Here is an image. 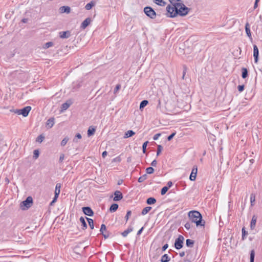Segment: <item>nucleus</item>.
<instances>
[{
  "label": "nucleus",
  "instance_id": "1",
  "mask_svg": "<svg viewBox=\"0 0 262 262\" xmlns=\"http://www.w3.org/2000/svg\"><path fill=\"white\" fill-rule=\"evenodd\" d=\"M190 220L196 224V227L204 226L205 221L203 220L201 213L196 210L190 211L188 213Z\"/></svg>",
  "mask_w": 262,
  "mask_h": 262
},
{
  "label": "nucleus",
  "instance_id": "2",
  "mask_svg": "<svg viewBox=\"0 0 262 262\" xmlns=\"http://www.w3.org/2000/svg\"><path fill=\"white\" fill-rule=\"evenodd\" d=\"M177 6V10L176 11L175 14L172 16H185L187 15L190 11V8L186 7L183 3L176 4Z\"/></svg>",
  "mask_w": 262,
  "mask_h": 262
},
{
  "label": "nucleus",
  "instance_id": "3",
  "mask_svg": "<svg viewBox=\"0 0 262 262\" xmlns=\"http://www.w3.org/2000/svg\"><path fill=\"white\" fill-rule=\"evenodd\" d=\"M31 110V107L30 106H27L23 108L22 109L11 110V112H13L18 115H22L24 117H27Z\"/></svg>",
  "mask_w": 262,
  "mask_h": 262
},
{
  "label": "nucleus",
  "instance_id": "4",
  "mask_svg": "<svg viewBox=\"0 0 262 262\" xmlns=\"http://www.w3.org/2000/svg\"><path fill=\"white\" fill-rule=\"evenodd\" d=\"M177 6L176 4H173L172 6L170 5H168L166 7V11H167V16L170 18L176 17L177 16H172L175 14L176 11L177 10Z\"/></svg>",
  "mask_w": 262,
  "mask_h": 262
},
{
  "label": "nucleus",
  "instance_id": "5",
  "mask_svg": "<svg viewBox=\"0 0 262 262\" xmlns=\"http://www.w3.org/2000/svg\"><path fill=\"white\" fill-rule=\"evenodd\" d=\"M33 204L32 198L30 196H28L27 199L20 203V208L23 210H26L30 208Z\"/></svg>",
  "mask_w": 262,
  "mask_h": 262
},
{
  "label": "nucleus",
  "instance_id": "6",
  "mask_svg": "<svg viewBox=\"0 0 262 262\" xmlns=\"http://www.w3.org/2000/svg\"><path fill=\"white\" fill-rule=\"evenodd\" d=\"M145 14L151 19H155L156 17V13L151 7L147 6L144 8Z\"/></svg>",
  "mask_w": 262,
  "mask_h": 262
},
{
  "label": "nucleus",
  "instance_id": "7",
  "mask_svg": "<svg viewBox=\"0 0 262 262\" xmlns=\"http://www.w3.org/2000/svg\"><path fill=\"white\" fill-rule=\"evenodd\" d=\"M184 237L182 235H179L176 238L174 242V247L176 249L179 250L183 247Z\"/></svg>",
  "mask_w": 262,
  "mask_h": 262
},
{
  "label": "nucleus",
  "instance_id": "8",
  "mask_svg": "<svg viewBox=\"0 0 262 262\" xmlns=\"http://www.w3.org/2000/svg\"><path fill=\"white\" fill-rule=\"evenodd\" d=\"M198 172V167L196 165H194L192 170L191 174L189 177V179L191 181H194L196 179V174Z\"/></svg>",
  "mask_w": 262,
  "mask_h": 262
},
{
  "label": "nucleus",
  "instance_id": "9",
  "mask_svg": "<svg viewBox=\"0 0 262 262\" xmlns=\"http://www.w3.org/2000/svg\"><path fill=\"white\" fill-rule=\"evenodd\" d=\"M82 211L85 215L92 216L94 215V211L90 207H83L82 208Z\"/></svg>",
  "mask_w": 262,
  "mask_h": 262
},
{
  "label": "nucleus",
  "instance_id": "10",
  "mask_svg": "<svg viewBox=\"0 0 262 262\" xmlns=\"http://www.w3.org/2000/svg\"><path fill=\"white\" fill-rule=\"evenodd\" d=\"M259 50L256 45H253V57L255 63H257L258 60Z\"/></svg>",
  "mask_w": 262,
  "mask_h": 262
},
{
  "label": "nucleus",
  "instance_id": "11",
  "mask_svg": "<svg viewBox=\"0 0 262 262\" xmlns=\"http://www.w3.org/2000/svg\"><path fill=\"white\" fill-rule=\"evenodd\" d=\"M123 198L122 192L119 190H116L114 192V197L113 200L114 201H120Z\"/></svg>",
  "mask_w": 262,
  "mask_h": 262
},
{
  "label": "nucleus",
  "instance_id": "12",
  "mask_svg": "<svg viewBox=\"0 0 262 262\" xmlns=\"http://www.w3.org/2000/svg\"><path fill=\"white\" fill-rule=\"evenodd\" d=\"M59 35L62 39L68 38L71 36V32L70 31L60 32Z\"/></svg>",
  "mask_w": 262,
  "mask_h": 262
},
{
  "label": "nucleus",
  "instance_id": "13",
  "mask_svg": "<svg viewBox=\"0 0 262 262\" xmlns=\"http://www.w3.org/2000/svg\"><path fill=\"white\" fill-rule=\"evenodd\" d=\"M91 19L90 17L86 18L84 20L82 21L81 24L80 28L81 29H85L88 25L91 23Z\"/></svg>",
  "mask_w": 262,
  "mask_h": 262
},
{
  "label": "nucleus",
  "instance_id": "14",
  "mask_svg": "<svg viewBox=\"0 0 262 262\" xmlns=\"http://www.w3.org/2000/svg\"><path fill=\"white\" fill-rule=\"evenodd\" d=\"M72 104V102L71 100L67 101L66 102L63 103L61 106V112L67 110L70 105Z\"/></svg>",
  "mask_w": 262,
  "mask_h": 262
},
{
  "label": "nucleus",
  "instance_id": "15",
  "mask_svg": "<svg viewBox=\"0 0 262 262\" xmlns=\"http://www.w3.org/2000/svg\"><path fill=\"white\" fill-rule=\"evenodd\" d=\"M59 12L61 13H66L67 14H69L71 12V8L69 6H61L59 8Z\"/></svg>",
  "mask_w": 262,
  "mask_h": 262
},
{
  "label": "nucleus",
  "instance_id": "16",
  "mask_svg": "<svg viewBox=\"0 0 262 262\" xmlns=\"http://www.w3.org/2000/svg\"><path fill=\"white\" fill-rule=\"evenodd\" d=\"M245 31H246V33L247 36L250 39H252V36H251V33L250 29V25L249 24V23L248 22L246 24V25H245Z\"/></svg>",
  "mask_w": 262,
  "mask_h": 262
},
{
  "label": "nucleus",
  "instance_id": "17",
  "mask_svg": "<svg viewBox=\"0 0 262 262\" xmlns=\"http://www.w3.org/2000/svg\"><path fill=\"white\" fill-rule=\"evenodd\" d=\"M54 124V118H49L47 122H46V126L48 128H51Z\"/></svg>",
  "mask_w": 262,
  "mask_h": 262
},
{
  "label": "nucleus",
  "instance_id": "18",
  "mask_svg": "<svg viewBox=\"0 0 262 262\" xmlns=\"http://www.w3.org/2000/svg\"><path fill=\"white\" fill-rule=\"evenodd\" d=\"M133 231V227L132 226L128 227V228L121 233V235L123 237H126L128 233L132 232Z\"/></svg>",
  "mask_w": 262,
  "mask_h": 262
},
{
  "label": "nucleus",
  "instance_id": "19",
  "mask_svg": "<svg viewBox=\"0 0 262 262\" xmlns=\"http://www.w3.org/2000/svg\"><path fill=\"white\" fill-rule=\"evenodd\" d=\"M96 132V128L95 127H93L92 126L89 127L88 130V136L90 137L93 136Z\"/></svg>",
  "mask_w": 262,
  "mask_h": 262
},
{
  "label": "nucleus",
  "instance_id": "20",
  "mask_svg": "<svg viewBox=\"0 0 262 262\" xmlns=\"http://www.w3.org/2000/svg\"><path fill=\"white\" fill-rule=\"evenodd\" d=\"M135 134V133L132 130H129L127 131L124 135V138H128L129 137H132Z\"/></svg>",
  "mask_w": 262,
  "mask_h": 262
},
{
  "label": "nucleus",
  "instance_id": "21",
  "mask_svg": "<svg viewBox=\"0 0 262 262\" xmlns=\"http://www.w3.org/2000/svg\"><path fill=\"white\" fill-rule=\"evenodd\" d=\"M118 208V205L116 203H114L111 205V206L110 207L109 211L111 212H115Z\"/></svg>",
  "mask_w": 262,
  "mask_h": 262
},
{
  "label": "nucleus",
  "instance_id": "22",
  "mask_svg": "<svg viewBox=\"0 0 262 262\" xmlns=\"http://www.w3.org/2000/svg\"><path fill=\"white\" fill-rule=\"evenodd\" d=\"M170 260L169 256L167 254H165L162 256L160 261L161 262H168Z\"/></svg>",
  "mask_w": 262,
  "mask_h": 262
},
{
  "label": "nucleus",
  "instance_id": "23",
  "mask_svg": "<svg viewBox=\"0 0 262 262\" xmlns=\"http://www.w3.org/2000/svg\"><path fill=\"white\" fill-rule=\"evenodd\" d=\"M248 75V71L247 68H243L242 69V77L243 78L245 79L247 77Z\"/></svg>",
  "mask_w": 262,
  "mask_h": 262
},
{
  "label": "nucleus",
  "instance_id": "24",
  "mask_svg": "<svg viewBox=\"0 0 262 262\" xmlns=\"http://www.w3.org/2000/svg\"><path fill=\"white\" fill-rule=\"evenodd\" d=\"M146 202L148 205H152L156 202V199L153 197H150L146 200Z\"/></svg>",
  "mask_w": 262,
  "mask_h": 262
},
{
  "label": "nucleus",
  "instance_id": "25",
  "mask_svg": "<svg viewBox=\"0 0 262 262\" xmlns=\"http://www.w3.org/2000/svg\"><path fill=\"white\" fill-rule=\"evenodd\" d=\"M256 217L255 216H253L252 217V219L251 220V223H250V228L251 229H253L256 225Z\"/></svg>",
  "mask_w": 262,
  "mask_h": 262
},
{
  "label": "nucleus",
  "instance_id": "26",
  "mask_svg": "<svg viewBox=\"0 0 262 262\" xmlns=\"http://www.w3.org/2000/svg\"><path fill=\"white\" fill-rule=\"evenodd\" d=\"M80 222H81V224H82V229L83 230H85L87 228V224L86 223V222L85 221V219L82 217V216H81L80 219Z\"/></svg>",
  "mask_w": 262,
  "mask_h": 262
},
{
  "label": "nucleus",
  "instance_id": "27",
  "mask_svg": "<svg viewBox=\"0 0 262 262\" xmlns=\"http://www.w3.org/2000/svg\"><path fill=\"white\" fill-rule=\"evenodd\" d=\"M194 241L190 239H187L186 241V245L188 247H193L194 245Z\"/></svg>",
  "mask_w": 262,
  "mask_h": 262
},
{
  "label": "nucleus",
  "instance_id": "28",
  "mask_svg": "<svg viewBox=\"0 0 262 262\" xmlns=\"http://www.w3.org/2000/svg\"><path fill=\"white\" fill-rule=\"evenodd\" d=\"M95 5V2L91 1L90 3H88L85 6V9L87 10H89L92 8V7Z\"/></svg>",
  "mask_w": 262,
  "mask_h": 262
},
{
  "label": "nucleus",
  "instance_id": "29",
  "mask_svg": "<svg viewBox=\"0 0 262 262\" xmlns=\"http://www.w3.org/2000/svg\"><path fill=\"white\" fill-rule=\"evenodd\" d=\"M85 218L88 222V224H89V225L90 228L91 229H93L94 228L93 220L92 219H90V218H88V217H85Z\"/></svg>",
  "mask_w": 262,
  "mask_h": 262
},
{
  "label": "nucleus",
  "instance_id": "30",
  "mask_svg": "<svg viewBox=\"0 0 262 262\" xmlns=\"http://www.w3.org/2000/svg\"><path fill=\"white\" fill-rule=\"evenodd\" d=\"M61 186V185L60 183H57L56 185L55 194L57 193L58 194V196H59V194L60 192Z\"/></svg>",
  "mask_w": 262,
  "mask_h": 262
},
{
  "label": "nucleus",
  "instance_id": "31",
  "mask_svg": "<svg viewBox=\"0 0 262 262\" xmlns=\"http://www.w3.org/2000/svg\"><path fill=\"white\" fill-rule=\"evenodd\" d=\"M250 255V262H254L255 257V251L254 249L251 250Z\"/></svg>",
  "mask_w": 262,
  "mask_h": 262
},
{
  "label": "nucleus",
  "instance_id": "32",
  "mask_svg": "<svg viewBox=\"0 0 262 262\" xmlns=\"http://www.w3.org/2000/svg\"><path fill=\"white\" fill-rule=\"evenodd\" d=\"M148 103V101L147 100H144L142 101L140 104V109H143L145 106H146Z\"/></svg>",
  "mask_w": 262,
  "mask_h": 262
},
{
  "label": "nucleus",
  "instance_id": "33",
  "mask_svg": "<svg viewBox=\"0 0 262 262\" xmlns=\"http://www.w3.org/2000/svg\"><path fill=\"white\" fill-rule=\"evenodd\" d=\"M154 2L158 5L161 6H164L166 3L163 0H154Z\"/></svg>",
  "mask_w": 262,
  "mask_h": 262
},
{
  "label": "nucleus",
  "instance_id": "34",
  "mask_svg": "<svg viewBox=\"0 0 262 262\" xmlns=\"http://www.w3.org/2000/svg\"><path fill=\"white\" fill-rule=\"evenodd\" d=\"M151 209V207L150 206H147L145 207L142 211L141 214L142 215H145L147 214L150 210Z\"/></svg>",
  "mask_w": 262,
  "mask_h": 262
},
{
  "label": "nucleus",
  "instance_id": "35",
  "mask_svg": "<svg viewBox=\"0 0 262 262\" xmlns=\"http://www.w3.org/2000/svg\"><path fill=\"white\" fill-rule=\"evenodd\" d=\"M255 201V194L254 193H252L250 195V203H251V206H253L254 205Z\"/></svg>",
  "mask_w": 262,
  "mask_h": 262
},
{
  "label": "nucleus",
  "instance_id": "36",
  "mask_svg": "<svg viewBox=\"0 0 262 262\" xmlns=\"http://www.w3.org/2000/svg\"><path fill=\"white\" fill-rule=\"evenodd\" d=\"M242 240L244 241L246 238V236L248 234V232L246 231L245 227H243L242 230Z\"/></svg>",
  "mask_w": 262,
  "mask_h": 262
},
{
  "label": "nucleus",
  "instance_id": "37",
  "mask_svg": "<svg viewBox=\"0 0 262 262\" xmlns=\"http://www.w3.org/2000/svg\"><path fill=\"white\" fill-rule=\"evenodd\" d=\"M44 139L45 137L42 135H40L36 138V141L39 143H41Z\"/></svg>",
  "mask_w": 262,
  "mask_h": 262
},
{
  "label": "nucleus",
  "instance_id": "38",
  "mask_svg": "<svg viewBox=\"0 0 262 262\" xmlns=\"http://www.w3.org/2000/svg\"><path fill=\"white\" fill-rule=\"evenodd\" d=\"M147 179V175L146 174H144L142 176H141L138 179V182L139 183H141L144 182L146 179Z\"/></svg>",
  "mask_w": 262,
  "mask_h": 262
},
{
  "label": "nucleus",
  "instance_id": "39",
  "mask_svg": "<svg viewBox=\"0 0 262 262\" xmlns=\"http://www.w3.org/2000/svg\"><path fill=\"white\" fill-rule=\"evenodd\" d=\"M39 155V151L38 149H35L33 151V158L36 159L38 158Z\"/></svg>",
  "mask_w": 262,
  "mask_h": 262
},
{
  "label": "nucleus",
  "instance_id": "40",
  "mask_svg": "<svg viewBox=\"0 0 262 262\" xmlns=\"http://www.w3.org/2000/svg\"><path fill=\"white\" fill-rule=\"evenodd\" d=\"M53 46V42L52 41H49L47 43H46L43 46L44 49H48L51 47H52Z\"/></svg>",
  "mask_w": 262,
  "mask_h": 262
},
{
  "label": "nucleus",
  "instance_id": "41",
  "mask_svg": "<svg viewBox=\"0 0 262 262\" xmlns=\"http://www.w3.org/2000/svg\"><path fill=\"white\" fill-rule=\"evenodd\" d=\"M148 143V141H146L142 145V150H143V152L144 154H145L146 152V147H147Z\"/></svg>",
  "mask_w": 262,
  "mask_h": 262
},
{
  "label": "nucleus",
  "instance_id": "42",
  "mask_svg": "<svg viewBox=\"0 0 262 262\" xmlns=\"http://www.w3.org/2000/svg\"><path fill=\"white\" fill-rule=\"evenodd\" d=\"M154 171V169L152 167H148L146 169V172L148 174H151Z\"/></svg>",
  "mask_w": 262,
  "mask_h": 262
},
{
  "label": "nucleus",
  "instance_id": "43",
  "mask_svg": "<svg viewBox=\"0 0 262 262\" xmlns=\"http://www.w3.org/2000/svg\"><path fill=\"white\" fill-rule=\"evenodd\" d=\"M81 138H82V136H81V134H79V133H77V134H76V135H75V138H74V139H73V141H74V142L77 143V142H78V141H77V140L76 139V138H77V139H81Z\"/></svg>",
  "mask_w": 262,
  "mask_h": 262
},
{
  "label": "nucleus",
  "instance_id": "44",
  "mask_svg": "<svg viewBox=\"0 0 262 262\" xmlns=\"http://www.w3.org/2000/svg\"><path fill=\"white\" fill-rule=\"evenodd\" d=\"M162 149V146L161 145H158L157 146V156H159Z\"/></svg>",
  "mask_w": 262,
  "mask_h": 262
},
{
  "label": "nucleus",
  "instance_id": "45",
  "mask_svg": "<svg viewBox=\"0 0 262 262\" xmlns=\"http://www.w3.org/2000/svg\"><path fill=\"white\" fill-rule=\"evenodd\" d=\"M69 140V138L68 137H65L61 142V146H64L67 143Z\"/></svg>",
  "mask_w": 262,
  "mask_h": 262
},
{
  "label": "nucleus",
  "instance_id": "46",
  "mask_svg": "<svg viewBox=\"0 0 262 262\" xmlns=\"http://www.w3.org/2000/svg\"><path fill=\"white\" fill-rule=\"evenodd\" d=\"M168 190V187H167L166 186L163 187L161 189V195H164L167 192Z\"/></svg>",
  "mask_w": 262,
  "mask_h": 262
},
{
  "label": "nucleus",
  "instance_id": "47",
  "mask_svg": "<svg viewBox=\"0 0 262 262\" xmlns=\"http://www.w3.org/2000/svg\"><path fill=\"white\" fill-rule=\"evenodd\" d=\"M184 227L187 230H189L191 227V223L189 222H187L184 225Z\"/></svg>",
  "mask_w": 262,
  "mask_h": 262
},
{
  "label": "nucleus",
  "instance_id": "48",
  "mask_svg": "<svg viewBox=\"0 0 262 262\" xmlns=\"http://www.w3.org/2000/svg\"><path fill=\"white\" fill-rule=\"evenodd\" d=\"M121 89V84H118L116 85L115 88L114 90V93L116 94L117 93V92Z\"/></svg>",
  "mask_w": 262,
  "mask_h": 262
},
{
  "label": "nucleus",
  "instance_id": "49",
  "mask_svg": "<svg viewBox=\"0 0 262 262\" xmlns=\"http://www.w3.org/2000/svg\"><path fill=\"white\" fill-rule=\"evenodd\" d=\"M132 214V211L130 210H128L127 211L126 214L125 216V219L126 220V222H127L129 219V216Z\"/></svg>",
  "mask_w": 262,
  "mask_h": 262
},
{
  "label": "nucleus",
  "instance_id": "50",
  "mask_svg": "<svg viewBox=\"0 0 262 262\" xmlns=\"http://www.w3.org/2000/svg\"><path fill=\"white\" fill-rule=\"evenodd\" d=\"M106 228L105 225L104 224H102L100 229V231L101 232V233L103 234V233L104 232V231L106 230Z\"/></svg>",
  "mask_w": 262,
  "mask_h": 262
},
{
  "label": "nucleus",
  "instance_id": "51",
  "mask_svg": "<svg viewBox=\"0 0 262 262\" xmlns=\"http://www.w3.org/2000/svg\"><path fill=\"white\" fill-rule=\"evenodd\" d=\"M58 198V194L56 193V194H55L54 195V197L53 199V200L52 201V202L50 203V205H52L53 204V203H54L55 202H56L57 201V199Z\"/></svg>",
  "mask_w": 262,
  "mask_h": 262
},
{
  "label": "nucleus",
  "instance_id": "52",
  "mask_svg": "<svg viewBox=\"0 0 262 262\" xmlns=\"http://www.w3.org/2000/svg\"><path fill=\"white\" fill-rule=\"evenodd\" d=\"M245 86L244 85H239L237 86L238 91L241 93L244 90Z\"/></svg>",
  "mask_w": 262,
  "mask_h": 262
},
{
  "label": "nucleus",
  "instance_id": "53",
  "mask_svg": "<svg viewBox=\"0 0 262 262\" xmlns=\"http://www.w3.org/2000/svg\"><path fill=\"white\" fill-rule=\"evenodd\" d=\"M176 132L172 133L171 135H170L169 136H168L167 140L170 141L173 138V137L176 135Z\"/></svg>",
  "mask_w": 262,
  "mask_h": 262
},
{
  "label": "nucleus",
  "instance_id": "54",
  "mask_svg": "<svg viewBox=\"0 0 262 262\" xmlns=\"http://www.w3.org/2000/svg\"><path fill=\"white\" fill-rule=\"evenodd\" d=\"M186 71H187V67L185 65H184V66H183V77H182L183 79H184V77L186 74Z\"/></svg>",
  "mask_w": 262,
  "mask_h": 262
},
{
  "label": "nucleus",
  "instance_id": "55",
  "mask_svg": "<svg viewBox=\"0 0 262 262\" xmlns=\"http://www.w3.org/2000/svg\"><path fill=\"white\" fill-rule=\"evenodd\" d=\"M161 134L160 133H158V134H155L153 137V139L154 140H158V139L159 138V137L161 136Z\"/></svg>",
  "mask_w": 262,
  "mask_h": 262
},
{
  "label": "nucleus",
  "instance_id": "56",
  "mask_svg": "<svg viewBox=\"0 0 262 262\" xmlns=\"http://www.w3.org/2000/svg\"><path fill=\"white\" fill-rule=\"evenodd\" d=\"M64 155L63 154H61L60 155V157H59V162L60 163H61L63 159H64Z\"/></svg>",
  "mask_w": 262,
  "mask_h": 262
},
{
  "label": "nucleus",
  "instance_id": "57",
  "mask_svg": "<svg viewBox=\"0 0 262 262\" xmlns=\"http://www.w3.org/2000/svg\"><path fill=\"white\" fill-rule=\"evenodd\" d=\"M169 1L172 5H173V4H178V2L180 1V0H169Z\"/></svg>",
  "mask_w": 262,
  "mask_h": 262
},
{
  "label": "nucleus",
  "instance_id": "58",
  "mask_svg": "<svg viewBox=\"0 0 262 262\" xmlns=\"http://www.w3.org/2000/svg\"><path fill=\"white\" fill-rule=\"evenodd\" d=\"M172 185V182L171 181H168L167 183V186H165L166 187H168L169 189L170 187H171Z\"/></svg>",
  "mask_w": 262,
  "mask_h": 262
},
{
  "label": "nucleus",
  "instance_id": "59",
  "mask_svg": "<svg viewBox=\"0 0 262 262\" xmlns=\"http://www.w3.org/2000/svg\"><path fill=\"white\" fill-rule=\"evenodd\" d=\"M168 245L167 244H165V245H163V246L162 247V251H165V250L167 249V248H168Z\"/></svg>",
  "mask_w": 262,
  "mask_h": 262
},
{
  "label": "nucleus",
  "instance_id": "60",
  "mask_svg": "<svg viewBox=\"0 0 262 262\" xmlns=\"http://www.w3.org/2000/svg\"><path fill=\"white\" fill-rule=\"evenodd\" d=\"M102 234L103 235L104 238H107L110 236V234L108 232H105V233H104V232H103V234Z\"/></svg>",
  "mask_w": 262,
  "mask_h": 262
},
{
  "label": "nucleus",
  "instance_id": "61",
  "mask_svg": "<svg viewBox=\"0 0 262 262\" xmlns=\"http://www.w3.org/2000/svg\"><path fill=\"white\" fill-rule=\"evenodd\" d=\"M157 162L156 160H154L152 161V162L151 163V165L152 166L155 167L157 165Z\"/></svg>",
  "mask_w": 262,
  "mask_h": 262
},
{
  "label": "nucleus",
  "instance_id": "62",
  "mask_svg": "<svg viewBox=\"0 0 262 262\" xmlns=\"http://www.w3.org/2000/svg\"><path fill=\"white\" fill-rule=\"evenodd\" d=\"M143 229H144V227H142V228H141V229H140L138 231V232H137V235H140L142 233V231H143Z\"/></svg>",
  "mask_w": 262,
  "mask_h": 262
},
{
  "label": "nucleus",
  "instance_id": "63",
  "mask_svg": "<svg viewBox=\"0 0 262 262\" xmlns=\"http://www.w3.org/2000/svg\"><path fill=\"white\" fill-rule=\"evenodd\" d=\"M259 2V0H255L254 5V9H256L258 6V3Z\"/></svg>",
  "mask_w": 262,
  "mask_h": 262
},
{
  "label": "nucleus",
  "instance_id": "64",
  "mask_svg": "<svg viewBox=\"0 0 262 262\" xmlns=\"http://www.w3.org/2000/svg\"><path fill=\"white\" fill-rule=\"evenodd\" d=\"M107 155V152L106 151H104L102 154V157L104 158Z\"/></svg>",
  "mask_w": 262,
  "mask_h": 262
}]
</instances>
